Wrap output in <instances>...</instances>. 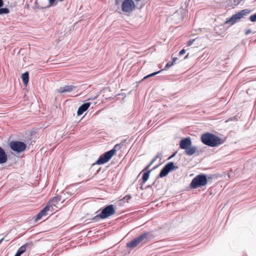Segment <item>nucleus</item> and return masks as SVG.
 Instances as JSON below:
<instances>
[{
    "label": "nucleus",
    "mask_w": 256,
    "mask_h": 256,
    "mask_svg": "<svg viewBox=\"0 0 256 256\" xmlns=\"http://www.w3.org/2000/svg\"><path fill=\"white\" fill-rule=\"evenodd\" d=\"M185 52H186V50H185L182 49V50H181L180 52H179V55H180V56H182V55L184 54Z\"/></svg>",
    "instance_id": "28"
},
{
    "label": "nucleus",
    "mask_w": 256,
    "mask_h": 256,
    "mask_svg": "<svg viewBox=\"0 0 256 256\" xmlns=\"http://www.w3.org/2000/svg\"><path fill=\"white\" fill-rule=\"evenodd\" d=\"M194 40H195V39H192V40H188L187 42V46H190L193 44V42H194Z\"/></svg>",
    "instance_id": "25"
},
{
    "label": "nucleus",
    "mask_w": 256,
    "mask_h": 256,
    "mask_svg": "<svg viewBox=\"0 0 256 256\" xmlns=\"http://www.w3.org/2000/svg\"><path fill=\"white\" fill-rule=\"evenodd\" d=\"M172 65H174V62H168L166 64L164 70H166V69L168 68H169L172 66Z\"/></svg>",
    "instance_id": "23"
},
{
    "label": "nucleus",
    "mask_w": 256,
    "mask_h": 256,
    "mask_svg": "<svg viewBox=\"0 0 256 256\" xmlns=\"http://www.w3.org/2000/svg\"><path fill=\"white\" fill-rule=\"evenodd\" d=\"M202 142L208 146L215 147L224 142V140L212 133L206 132L200 137Z\"/></svg>",
    "instance_id": "2"
},
{
    "label": "nucleus",
    "mask_w": 256,
    "mask_h": 256,
    "mask_svg": "<svg viewBox=\"0 0 256 256\" xmlns=\"http://www.w3.org/2000/svg\"><path fill=\"white\" fill-rule=\"evenodd\" d=\"M161 71L162 70H159L158 72H153V73H152L151 74H150L146 76L145 77H144V79L145 80V79H146V78H148L154 76L156 74H158L160 73Z\"/></svg>",
    "instance_id": "21"
},
{
    "label": "nucleus",
    "mask_w": 256,
    "mask_h": 256,
    "mask_svg": "<svg viewBox=\"0 0 256 256\" xmlns=\"http://www.w3.org/2000/svg\"><path fill=\"white\" fill-rule=\"evenodd\" d=\"M177 60V58H173L172 59V62H174V64L175 62L176 61V60Z\"/></svg>",
    "instance_id": "32"
},
{
    "label": "nucleus",
    "mask_w": 256,
    "mask_h": 256,
    "mask_svg": "<svg viewBox=\"0 0 256 256\" xmlns=\"http://www.w3.org/2000/svg\"><path fill=\"white\" fill-rule=\"evenodd\" d=\"M90 106V102H86L80 106L77 111L78 116L82 115L84 112H86Z\"/></svg>",
    "instance_id": "13"
},
{
    "label": "nucleus",
    "mask_w": 256,
    "mask_h": 256,
    "mask_svg": "<svg viewBox=\"0 0 256 256\" xmlns=\"http://www.w3.org/2000/svg\"><path fill=\"white\" fill-rule=\"evenodd\" d=\"M10 12V10L6 8H0V14H7Z\"/></svg>",
    "instance_id": "20"
},
{
    "label": "nucleus",
    "mask_w": 256,
    "mask_h": 256,
    "mask_svg": "<svg viewBox=\"0 0 256 256\" xmlns=\"http://www.w3.org/2000/svg\"><path fill=\"white\" fill-rule=\"evenodd\" d=\"M116 212V210L114 209V207L113 204H110L106 206L102 212L96 216L94 218V220H97L99 218L102 219L106 218L113 214H114Z\"/></svg>",
    "instance_id": "5"
},
{
    "label": "nucleus",
    "mask_w": 256,
    "mask_h": 256,
    "mask_svg": "<svg viewBox=\"0 0 256 256\" xmlns=\"http://www.w3.org/2000/svg\"><path fill=\"white\" fill-rule=\"evenodd\" d=\"M8 161V156L4 150L0 146V164H5Z\"/></svg>",
    "instance_id": "15"
},
{
    "label": "nucleus",
    "mask_w": 256,
    "mask_h": 256,
    "mask_svg": "<svg viewBox=\"0 0 256 256\" xmlns=\"http://www.w3.org/2000/svg\"><path fill=\"white\" fill-rule=\"evenodd\" d=\"M131 198V196L130 195H126L124 197L123 200H126L128 202L129 200Z\"/></svg>",
    "instance_id": "26"
},
{
    "label": "nucleus",
    "mask_w": 256,
    "mask_h": 256,
    "mask_svg": "<svg viewBox=\"0 0 256 256\" xmlns=\"http://www.w3.org/2000/svg\"><path fill=\"white\" fill-rule=\"evenodd\" d=\"M250 20L251 22H254L256 21V13L253 15H252L250 18Z\"/></svg>",
    "instance_id": "24"
},
{
    "label": "nucleus",
    "mask_w": 256,
    "mask_h": 256,
    "mask_svg": "<svg viewBox=\"0 0 256 256\" xmlns=\"http://www.w3.org/2000/svg\"><path fill=\"white\" fill-rule=\"evenodd\" d=\"M9 146L12 150L18 153L24 152L26 148L24 142L15 140L10 142Z\"/></svg>",
    "instance_id": "8"
},
{
    "label": "nucleus",
    "mask_w": 256,
    "mask_h": 256,
    "mask_svg": "<svg viewBox=\"0 0 256 256\" xmlns=\"http://www.w3.org/2000/svg\"><path fill=\"white\" fill-rule=\"evenodd\" d=\"M154 238V236L150 232H146L128 242L126 247L133 249L140 244H142V245L146 244Z\"/></svg>",
    "instance_id": "1"
},
{
    "label": "nucleus",
    "mask_w": 256,
    "mask_h": 256,
    "mask_svg": "<svg viewBox=\"0 0 256 256\" xmlns=\"http://www.w3.org/2000/svg\"><path fill=\"white\" fill-rule=\"evenodd\" d=\"M120 3V0H115V4L116 5H119Z\"/></svg>",
    "instance_id": "29"
},
{
    "label": "nucleus",
    "mask_w": 256,
    "mask_h": 256,
    "mask_svg": "<svg viewBox=\"0 0 256 256\" xmlns=\"http://www.w3.org/2000/svg\"><path fill=\"white\" fill-rule=\"evenodd\" d=\"M33 246V243L32 242H30L26 243L18 248V250L21 252L22 254L26 252V248H31Z\"/></svg>",
    "instance_id": "16"
},
{
    "label": "nucleus",
    "mask_w": 256,
    "mask_h": 256,
    "mask_svg": "<svg viewBox=\"0 0 256 256\" xmlns=\"http://www.w3.org/2000/svg\"><path fill=\"white\" fill-rule=\"evenodd\" d=\"M50 211V209L48 206H46L42 210H40L35 216L34 221L38 222L43 216L47 215V212Z\"/></svg>",
    "instance_id": "12"
},
{
    "label": "nucleus",
    "mask_w": 256,
    "mask_h": 256,
    "mask_svg": "<svg viewBox=\"0 0 256 256\" xmlns=\"http://www.w3.org/2000/svg\"><path fill=\"white\" fill-rule=\"evenodd\" d=\"M135 8L136 6L132 0H124L122 4V10L124 12L130 13Z\"/></svg>",
    "instance_id": "9"
},
{
    "label": "nucleus",
    "mask_w": 256,
    "mask_h": 256,
    "mask_svg": "<svg viewBox=\"0 0 256 256\" xmlns=\"http://www.w3.org/2000/svg\"><path fill=\"white\" fill-rule=\"evenodd\" d=\"M250 12V11L247 9L242 10L233 15L230 18L226 20L224 24H230L232 26L236 24L240 19L243 18L245 16L249 14Z\"/></svg>",
    "instance_id": "7"
},
{
    "label": "nucleus",
    "mask_w": 256,
    "mask_h": 256,
    "mask_svg": "<svg viewBox=\"0 0 256 256\" xmlns=\"http://www.w3.org/2000/svg\"><path fill=\"white\" fill-rule=\"evenodd\" d=\"M208 183L206 176L204 174L197 175L192 180L190 187L192 188H197L206 186Z\"/></svg>",
    "instance_id": "4"
},
{
    "label": "nucleus",
    "mask_w": 256,
    "mask_h": 256,
    "mask_svg": "<svg viewBox=\"0 0 256 256\" xmlns=\"http://www.w3.org/2000/svg\"><path fill=\"white\" fill-rule=\"evenodd\" d=\"M150 171L151 170H148V172H146L144 174L142 177V182L144 183L146 182L148 179L149 176H150Z\"/></svg>",
    "instance_id": "19"
},
{
    "label": "nucleus",
    "mask_w": 256,
    "mask_h": 256,
    "mask_svg": "<svg viewBox=\"0 0 256 256\" xmlns=\"http://www.w3.org/2000/svg\"><path fill=\"white\" fill-rule=\"evenodd\" d=\"M50 6L56 4L58 2H63L64 0H48Z\"/></svg>",
    "instance_id": "22"
},
{
    "label": "nucleus",
    "mask_w": 256,
    "mask_h": 256,
    "mask_svg": "<svg viewBox=\"0 0 256 256\" xmlns=\"http://www.w3.org/2000/svg\"><path fill=\"white\" fill-rule=\"evenodd\" d=\"M118 146V145L116 144L112 149L102 154L96 160V164L100 165L108 162L116 154V148Z\"/></svg>",
    "instance_id": "6"
},
{
    "label": "nucleus",
    "mask_w": 256,
    "mask_h": 256,
    "mask_svg": "<svg viewBox=\"0 0 256 256\" xmlns=\"http://www.w3.org/2000/svg\"><path fill=\"white\" fill-rule=\"evenodd\" d=\"M192 141L190 138H186L182 140L180 142V147L182 149L185 150L187 155L191 156L195 153L196 148L194 146H191Z\"/></svg>",
    "instance_id": "3"
},
{
    "label": "nucleus",
    "mask_w": 256,
    "mask_h": 256,
    "mask_svg": "<svg viewBox=\"0 0 256 256\" xmlns=\"http://www.w3.org/2000/svg\"><path fill=\"white\" fill-rule=\"evenodd\" d=\"M178 166L174 165L172 162L168 163L161 170L159 176L160 178L166 176L171 171L178 168Z\"/></svg>",
    "instance_id": "10"
},
{
    "label": "nucleus",
    "mask_w": 256,
    "mask_h": 256,
    "mask_svg": "<svg viewBox=\"0 0 256 256\" xmlns=\"http://www.w3.org/2000/svg\"><path fill=\"white\" fill-rule=\"evenodd\" d=\"M61 200L60 196H56L53 197L52 198L49 200L46 204V206H48V208L50 209V211H52L54 210V207H57L56 205Z\"/></svg>",
    "instance_id": "11"
},
{
    "label": "nucleus",
    "mask_w": 256,
    "mask_h": 256,
    "mask_svg": "<svg viewBox=\"0 0 256 256\" xmlns=\"http://www.w3.org/2000/svg\"><path fill=\"white\" fill-rule=\"evenodd\" d=\"M162 157V154L161 152H158L156 156L152 160L150 164L146 166V168H144V170H148L152 164L156 161L158 158H160V160H161Z\"/></svg>",
    "instance_id": "17"
},
{
    "label": "nucleus",
    "mask_w": 256,
    "mask_h": 256,
    "mask_svg": "<svg viewBox=\"0 0 256 256\" xmlns=\"http://www.w3.org/2000/svg\"><path fill=\"white\" fill-rule=\"evenodd\" d=\"M3 5H4L3 1L2 0H0V8Z\"/></svg>",
    "instance_id": "30"
},
{
    "label": "nucleus",
    "mask_w": 256,
    "mask_h": 256,
    "mask_svg": "<svg viewBox=\"0 0 256 256\" xmlns=\"http://www.w3.org/2000/svg\"><path fill=\"white\" fill-rule=\"evenodd\" d=\"M22 78L23 82L25 86H26L28 84V82L29 80V74L28 72H26L22 74Z\"/></svg>",
    "instance_id": "18"
},
{
    "label": "nucleus",
    "mask_w": 256,
    "mask_h": 256,
    "mask_svg": "<svg viewBox=\"0 0 256 256\" xmlns=\"http://www.w3.org/2000/svg\"><path fill=\"white\" fill-rule=\"evenodd\" d=\"M250 32H251V30H248L246 31V34H248Z\"/></svg>",
    "instance_id": "31"
},
{
    "label": "nucleus",
    "mask_w": 256,
    "mask_h": 256,
    "mask_svg": "<svg viewBox=\"0 0 256 256\" xmlns=\"http://www.w3.org/2000/svg\"><path fill=\"white\" fill-rule=\"evenodd\" d=\"M75 88V86L71 85V86H65L63 87H60L58 89V92L59 93H64L66 92H72L74 88Z\"/></svg>",
    "instance_id": "14"
},
{
    "label": "nucleus",
    "mask_w": 256,
    "mask_h": 256,
    "mask_svg": "<svg viewBox=\"0 0 256 256\" xmlns=\"http://www.w3.org/2000/svg\"><path fill=\"white\" fill-rule=\"evenodd\" d=\"M22 254H23L21 252L18 250V251L14 256H20Z\"/></svg>",
    "instance_id": "27"
}]
</instances>
